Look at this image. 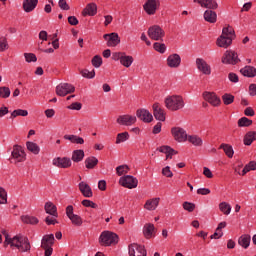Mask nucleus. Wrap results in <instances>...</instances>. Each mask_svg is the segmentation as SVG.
I'll return each instance as SVG.
<instances>
[{"label": "nucleus", "mask_w": 256, "mask_h": 256, "mask_svg": "<svg viewBox=\"0 0 256 256\" xmlns=\"http://www.w3.org/2000/svg\"><path fill=\"white\" fill-rule=\"evenodd\" d=\"M2 233L5 237V245L15 247L18 249V251H20V253H27L31 251V242H29V238L25 236H14L11 238L6 231H3Z\"/></svg>", "instance_id": "1"}, {"label": "nucleus", "mask_w": 256, "mask_h": 256, "mask_svg": "<svg viewBox=\"0 0 256 256\" xmlns=\"http://www.w3.org/2000/svg\"><path fill=\"white\" fill-rule=\"evenodd\" d=\"M233 39H235V30L233 27H224L221 36L216 41V45L223 49H227V47H231Z\"/></svg>", "instance_id": "2"}, {"label": "nucleus", "mask_w": 256, "mask_h": 256, "mask_svg": "<svg viewBox=\"0 0 256 256\" xmlns=\"http://www.w3.org/2000/svg\"><path fill=\"white\" fill-rule=\"evenodd\" d=\"M165 107L169 111H179L185 107V100H183V96L181 95L168 96L165 99Z\"/></svg>", "instance_id": "3"}, {"label": "nucleus", "mask_w": 256, "mask_h": 256, "mask_svg": "<svg viewBox=\"0 0 256 256\" xmlns=\"http://www.w3.org/2000/svg\"><path fill=\"white\" fill-rule=\"evenodd\" d=\"M99 243L102 247H111L119 243V236L111 231H104L99 237Z\"/></svg>", "instance_id": "4"}, {"label": "nucleus", "mask_w": 256, "mask_h": 256, "mask_svg": "<svg viewBox=\"0 0 256 256\" xmlns=\"http://www.w3.org/2000/svg\"><path fill=\"white\" fill-rule=\"evenodd\" d=\"M53 245H55V235L46 234L42 237L41 249L45 251L44 256L53 255Z\"/></svg>", "instance_id": "5"}, {"label": "nucleus", "mask_w": 256, "mask_h": 256, "mask_svg": "<svg viewBox=\"0 0 256 256\" xmlns=\"http://www.w3.org/2000/svg\"><path fill=\"white\" fill-rule=\"evenodd\" d=\"M66 217H68L74 227L83 226V218L80 215L74 213L73 205L66 207Z\"/></svg>", "instance_id": "6"}, {"label": "nucleus", "mask_w": 256, "mask_h": 256, "mask_svg": "<svg viewBox=\"0 0 256 256\" xmlns=\"http://www.w3.org/2000/svg\"><path fill=\"white\" fill-rule=\"evenodd\" d=\"M148 37H150L152 41H163L165 31L161 29L159 25H154L148 29Z\"/></svg>", "instance_id": "7"}, {"label": "nucleus", "mask_w": 256, "mask_h": 256, "mask_svg": "<svg viewBox=\"0 0 256 256\" xmlns=\"http://www.w3.org/2000/svg\"><path fill=\"white\" fill-rule=\"evenodd\" d=\"M239 61V55L233 50H227L222 56V63L225 65H237Z\"/></svg>", "instance_id": "8"}, {"label": "nucleus", "mask_w": 256, "mask_h": 256, "mask_svg": "<svg viewBox=\"0 0 256 256\" xmlns=\"http://www.w3.org/2000/svg\"><path fill=\"white\" fill-rule=\"evenodd\" d=\"M119 184L126 189H135L139 185V181L131 175H126L120 178Z\"/></svg>", "instance_id": "9"}, {"label": "nucleus", "mask_w": 256, "mask_h": 256, "mask_svg": "<svg viewBox=\"0 0 256 256\" xmlns=\"http://www.w3.org/2000/svg\"><path fill=\"white\" fill-rule=\"evenodd\" d=\"M70 93H75V86H73V84L62 83L56 87V95H58V97H65Z\"/></svg>", "instance_id": "10"}, {"label": "nucleus", "mask_w": 256, "mask_h": 256, "mask_svg": "<svg viewBox=\"0 0 256 256\" xmlns=\"http://www.w3.org/2000/svg\"><path fill=\"white\" fill-rule=\"evenodd\" d=\"M128 253L129 256H147L145 246L137 243H132L128 246Z\"/></svg>", "instance_id": "11"}, {"label": "nucleus", "mask_w": 256, "mask_h": 256, "mask_svg": "<svg viewBox=\"0 0 256 256\" xmlns=\"http://www.w3.org/2000/svg\"><path fill=\"white\" fill-rule=\"evenodd\" d=\"M12 159H14L15 163H23L27 159V154L23 147L16 145L12 151Z\"/></svg>", "instance_id": "12"}, {"label": "nucleus", "mask_w": 256, "mask_h": 256, "mask_svg": "<svg viewBox=\"0 0 256 256\" xmlns=\"http://www.w3.org/2000/svg\"><path fill=\"white\" fill-rule=\"evenodd\" d=\"M161 6V2L159 0H147L143 5L144 11L147 15H155L157 13V9Z\"/></svg>", "instance_id": "13"}, {"label": "nucleus", "mask_w": 256, "mask_h": 256, "mask_svg": "<svg viewBox=\"0 0 256 256\" xmlns=\"http://www.w3.org/2000/svg\"><path fill=\"white\" fill-rule=\"evenodd\" d=\"M171 133L175 141H178V143H184V141H187L188 136L185 129L181 127H174L171 129Z\"/></svg>", "instance_id": "14"}, {"label": "nucleus", "mask_w": 256, "mask_h": 256, "mask_svg": "<svg viewBox=\"0 0 256 256\" xmlns=\"http://www.w3.org/2000/svg\"><path fill=\"white\" fill-rule=\"evenodd\" d=\"M54 167H58L59 169H69L71 167L72 162L69 157H57L52 161Z\"/></svg>", "instance_id": "15"}, {"label": "nucleus", "mask_w": 256, "mask_h": 256, "mask_svg": "<svg viewBox=\"0 0 256 256\" xmlns=\"http://www.w3.org/2000/svg\"><path fill=\"white\" fill-rule=\"evenodd\" d=\"M203 98L212 105V107H219L221 105V98L215 92H204Z\"/></svg>", "instance_id": "16"}, {"label": "nucleus", "mask_w": 256, "mask_h": 256, "mask_svg": "<svg viewBox=\"0 0 256 256\" xmlns=\"http://www.w3.org/2000/svg\"><path fill=\"white\" fill-rule=\"evenodd\" d=\"M116 122L118 125H126L127 127L137 123V117L129 114L118 116Z\"/></svg>", "instance_id": "17"}, {"label": "nucleus", "mask_w": 256, "mask_h": 256, "mask_svg": "<svg viewBox=\"0 0 256 256\" xmlns=\"http://www.w3.org/2000/svg\"><path fill=\"white\" fill-rule=\"evenodd\" d=\"M196 67L203 75H211V66L203 58L196 59Z\"/></svg>", "instance_id": "18"}, {"label": "nucleus", "mask_w": 256, "mask_h": 256, "mask_svg": "<svg viewBox=\"0 0 256 256\" xmlns=\"http://www.w3.org/2000/svg\"><path fill=\"white\" fill-rule=\"evenodd\" d=\"M104 39L105 41H107V47H117V45L121 43V38L119 37V34L115 32L105 34Z\"/></svg>", "instance_id": "19"}, {"label": "nucleus", "mask_w": 256, "mask_h": 256, "mask_svg": "<svg viewBox=\"0 0 256 256\" xmlns=\"http://www.w3.org/2000/svg\"><path fill=\"white\" fill-rule=\"evenodd\" d=\"M153 115L157 121H165V110L161 107L159 103H155L152 106Z\"/></svg>", "instance_id": "20"}, {"label": "nucleus", "mask_w": 256, "mask_h": 256, "mask_svg": "<svg viewBox=\"0 0 256 256\" xmlns=\"http://www.w3.org/2000/svg\"><path fill=\"white\" fill-rule=\"evenodd\" d=\"M136 115L138 119L144 123H151V121H153V114L146 109L137 110Z\"/></svg>", "instance_id": "21"}, {"label": "nucleus", "mask_w": 256, "mask_h": 256, "mask_svg": "<svg viewBox=\"0 0 256 256\" xmlns=\"http://www.w3.org/2000/svg\"><path fill=\"white\" fill-rule=\"evenodd\" d=\"M167 65L171 69H177L181 65V56L179 54H171L167 58Z\"/></svg>", "instance_id": "22"}, {"label": "nucleus", "mask_w": 256, "mask_h": 256, "mask_svg": "<svg viewBox=\"0 0 256 256\" xmlns=\"http://www.w3.org/2000/svg\"><path fill=\"white\" fill-rule=\"evenodd\" d=\"M79 191L82 193L83 197L91 198L93 197V190L87 182L82 181L78 184Z\"/></svg>", "instance_id": "23"}, {"label": "nucleus", "mask_w": 256, "mask_h": 256, "mask_svg": "<svg viewBox=\"0 0 256 256\" xmlns=\"http://www.w3.org/2000/svg\"><path fill=\"white\" fill-rule=\"evenodd\" d=\"M39 3V0H24L22 7L25 13H31L32 11H35L37 5Z\"/></svg>", "instance_id": "24"}, {"label": "nucleus", "mask_w": 256, "mask_h": 256, "mask_svg": "<svg viewBox=\"0 0 256 256\" xmlns=\"http://www.w3.org/2000/svg\"><path fill=\"white\" fill-rule=\"evenodd\" d=\"M194 3H198L201 7H204L205 9H217L219 7V4H217V1L215 0H194Z\"/></svg>", "instance_id": "25"}, {"label": "nucleus", "mask_w": 256, "mask_h": 256, "mask_svg": "<svg viewBox=\"0 0 256 256\" xmlns=\"http://www.w3.org/2000/svg\"><path fill=\"white\" fill-rule=\"evenodd\" d=\"M143 235L145 239H152V237H155V225L146 223L143 227Z\"/></svg>", "instance_id": "26"}, {"label": "nucleus", "mask_w": 256, "mask_h": 256, "mask_svg": "<svg viewBox=\"0 0 256 256\" xmlns=\"http://www.w3.org/2000/svg\"><path fill=\"white\" fill-rule=\"evenodd\" d=\"M44 210L48 215H51L52 217H59V213L57 212V206L51 201L45 203Z\"/></svg>", "instance_id": "27"}, {"label": "nucleus", "mask_w": 256, "mask_h": 256, "mask_svg": "<svg viewBox=\"0 0 256 256\" xmlns=\"http://www.w3.org/2000/svg\"><path fill=\"white\" fill-rule=\"evenodd\" d=\"M82 15L83 17H87V15H89L90 17H94V15H97V4H87L84 10L82 11Z\"/></svg>", "instance_id": "28"}, {"label": "nucleus", "mask_w": 256, "mask_h": 256, "mask_svg": "<svg viewBox=\"0 0 256 256\" xmlns=\"http://www.w3.org/2000/svg\"><path fill=\"white\" fill-rule=\"evenodd\" d=\"M159 201H161L160 198L148 199L144 204V209H146V211H155V209L159 207Z\"/></svg>", "instance_id": "29"}, {"label": "nucleus", "mask_w": 256, "mask_h": 256, "mask_svg": "<svg viewBox=\"0 0 256 256\" xmlns=\"http://www.w3.org/2000/svg\"><path fill=\"white\" fill-rule=\"evenodd\" d=\"M158 151L160 153H165L166 159H173V155H177V151L169 146H160Z\"/></svg>", "instance_id": "30"}, {"label": "nucleus", "mask_w": 256, "mask_h": 256, "mask_svg": "<svg viewBox=\"0 0 256 256\" xmlns=\"http://www.w3.org/2000/svg\"><path fill=\"white\" fill-rule=\"evenodd\" d=\"M240 73L244 77L253 78V77H256V68L253 66H245L240 70Z\"/></svg>", "instance_id": "31"}, {"label": "nucleus", "mask_w": 256, "mask_h": 256, "mask_svg": "<svg viewBox=\"0 0 256 256\" xmlns=\"http://www.w3.org/2000/svg\"><path fill=\"white\" fill-rule=\"evenodd\" d=\"M186 141L190 142L194 147H201L203 145V139L197 135H189L187 136Z\"/></svg>", "instance_id": "32"}, {"label": "nucleus", "mask_w": 256, "mask_h": 256, "mask_svg": "<svg viewBox=\"0 0 256 256\" xmlns=\"http://www.w3.org/2000/svg\"><path fill=\"white\" fill-rule=\"evenodd\" d=\"M99 164V159L95 156H91L85 159V167L86 169H95Z\"/></svg>", "instance_id": "33"}, {"label": "nucleus", "mask_w": 256, "mask_h": 256, "mask_svg": "<svg viewBox=\"0 0 256 256\" xmlns=\"http://www.w3.org/2000/svg\"><path fill=\"white\" fill-rule=\"evenodd\" d=\"M204 19L208 23H217V13H215V11L212 10H206L204 12Z\"/></svg>", "instance_id": "34"}, {"label": "nucleus", "mask_w": 256, "mask_h": 256, "mask_svg": "<svg viewBox=\"0 0 256 256\" xmlns=\"http://www.w3.org/2000/svg\"><path fill=\"white\" fill-rule=\"evenodd\" d=\"M238 244L243 247V249H247L249 245H251V236L247 234L240 236Z\"/></svg>", "instance_id": "35"}, {"label": "nucleus", "mask_w": 256, "mask_h": 256, "mask_svg": "<svg viewBox=\"0 0 256 256\" xmlns=\"http://www.w3.org/2000/svg\"><path fill=\"white\" fill-rule=\"evenodd\" d=\"M21 221L26 225H37L39 223V219L37 217L29 215L21 216Z\"/></svg>", "instance_id": "36"}, {"label": "nucleus", "mask_w": 256, "mask_h": 256, "mask_svg": "<svg viewBox=\"0 0 256 256\" xmlns=\"http://www.w3.org/2000/svg\"><path fill=\"white\" fill-rule=\"evenodd\" d=\"M84 157H85V151H83V150H74L72 152V158L71 159L74 163H79V162L83 161Z\"/></svg>", "instance_id": "37"}, {"label": "nucleus", "mask_w": 256, "mask_h": 256, "mask_svg": "<svg viewBox=\"0 0 256 256\" xmlns=\"http://www.w3.org/2000/svg\"><path fill=\"white\" fill-rule=\"evenodd\" d=\"M244 145H251L253 141H256V132L255 131H250L245 134L244 136Z\"/></svg>", "instance_id": "38"}, {"label": "nucleus", "mask_w": 256, "mask_h": 256, "mask_svg": "<svg viewBox=\"0 0 256 256\" xmlns=\"http://www.w3.org/2000/svg\"><path fill=\"white\" fill-rule=\"evenodd\" d=\"M26 147L30 153H33V155H39L41 151V148L35 142H27Z\"/></svg>", "instance_id": "39"}, {"label": "nucleus", "mask_w": 256, "mask_h": 256, "mask_svg": "<svg viewBox=\"0 0 256 256\" xmlns=\"http://www.w3.org/2000/svg\"><path fill=\"white\" fill-rule=\"evenodd\" d=\"M64 139L76 143V145H83V143H85V140L77 135H65Z\"/></svg>", "instance_id": "40"}, {"label": "nucleus", "mask_w": 256, "mask_h": 256, "mask_svg": "<svg viewBox=\"0 0 256 256\" xmlns=\"http://www.w3.org/2000/svg\"><path fill=\"white\" fill-rule=\"evenodd\" d=\"M220 149H223L225 155H227L229 159H233V155H235V152L233 151V146L229 144H221Z\"/></svg>", "instance_id": "41"}, {"label": "nucleus", "mask_w": 256, "mask_h": 256, "mask_svg": "<svg viewBox=\"0 0 256 256\" xmlns=\"http://www.w3.org/2000/svg\"><path fill=\"white\" fill-rule=\"evenodd\" d=\"M121 65H123V67H131V65H133V56H126L125 52L120 60Z\"/></svg>", "instance_id": "42"}, {"label": "nucleus", "mask_w": 256, "mask_h": 256, "mask_svg": "<svg viewBox=\"0 0 256 256\" xmlns=\"http://www.w3.org/2000/svg\"><path fill=\"white\" fill-rule=\"evenodd\" d=\"M11 97V89L7 86L0 87V99H9Z\"/></svg>", "instance_id": "43"}, {"label": "nucleus", "mask_w": 256, "mask_h": 256, "mask_svg": "<svg viewBox=\"0 0 256 256\" xmlns=\"http://www.w3.org/2000/svg\"><path fill=\"white\" fill-rule=\"evenodd\" d=\"M27 115H29V111L16 109L11 113V119H15V117H27Z\"/></svg>", "instance_id": "44"}, {"label": "nucleus", "mask_w": 256, "mask_h": 256, "mask_svg": "<svg viewBox=\"0 0 256 256\" xmlns=\"http://www.w3.org/2000/svg\"><path fill=\"white\" fill-rule=\"evenodd\" d=\"M219 209L224 215H229L231 213V205L227 202H221L219 204Z\"/></svg>", "instance_id": "45"}, {"label": "nucleus", "mask_w": 256, "mask_h": 256, "mask_svg": "<svg viewBox=\"0 0 256 256\" xmlns=\"http://www.w3.org/2000/svg\"><path fill=\"white\" fill-rule=\"evenodd\" d=\"M251 125H253V120L247 117H242L238 120V127H251Z\"/></svg>", "instance_id": "46"}, {"label": "nucleus", "mask_w": 256, "mask_h": 256, "mask_svg": "<svg viewBox=\"0 0 256 256\" xmlns=\"http://www.w3.org/2000/svg\"><path fill=\"white\" fill-rule=\"evenodd\" d=\"M129 140V132L119 133L116 137V145L120 143H125V141Z\"/></svg>", "instance_id": "47"}, {"label": "nucleus", "mask_w": 256, "mask_h": 256, "mask_svg": "<svg viewBox=\"0 0 256 256\" xmlns=\"http://www.w3.org/2000/svg\"><path fill=\"white\" fill-rule=\"evenodd\" d=\"M255 170H256V162L251 161L242 170V175H247V173H249V171H255Z\"/></svg>", "instance_id": "48"}, {"label": "nucleus", "mask_w": 256, "mask_h": 256, "mask_svg": "<svg viewBox=\"0 0 256 256\" xmlns=\"http://www.w3.org/2000/svg\"><path fill=\"white\" fill-rule=\"evenodd\" d=\"M222 101H223L224 105H231V103H233V101H235V96H233V94L225 93L222 96Z\"/></svg>", "instance_id": "49"}, {"label": "nucleus", "mask_w": 256, "mask_h": 256, "mask_svg": "<svg viewBox=\"0 0 256 256\" xmlns=\"http://www.w3.org/2000/svg\"><path fill=\"white\" fill-rule=\"evenodd\" d=\"M116 173L119 177L122 175H127L129 173V166L128 165H120L116 168Z\"/></svg>", "instance_id": "50"}, {"label": "nucleus", "mask_w": 256, "mask_h": 256, "mask_svg": "<svg viewBox=\"0 0 256 256\" xmlns=\"http://www.w3.org/2000/svg\"><path fill=\"white\" fill-rule=\"evenodd\" d=\"M80 73L85 79H93V77H95V70L89 71L88 69H84L81 70Z\"/></svg>", "instance_id": "51"}, {"label": "nucleus", "mask_w": 256, "mask_h": 256, "mask_svg": "<svg viewBox=\"0 0 256 256\" xmlns=\"http://www.w3.org/2000/svg\"><path fill=\"white\" fill-rule=\"evenodd\" d=\"M0 205H7V191L0 187Z\"/></svg>", "instance_id": "52"}, {"label": "nucleus", "mask_w": 256, "mask_h": 256, "mask_svg": "<svg viewBox=\"0 0 256 256\" xmlns=\"http://www.w3.org/2000/svg\"><path fill=\"white\" fill-rule=\"evenodd\" d=\"M92 65L93 67L99 68L101 65H103V58L101 56L96 55L92 58Z\"/></svg>", "instance_id": "53"}, {"label": "nucleus", "mask_w": 256, "mask_h": 256, "mask_svg": "<svg viewBox=\"0 0 256 256\" xmlns=\"http://www.w3.org/2000/svg\"><path fill=\"white\" fill-rule=\"evenodd\" d=\"M154 49L158 52V53H165V51L167 50V47L165 46V44H161L158 42H155L153 44Z\"/></svg>", "instance_id": "54"}, {"label": "nucleus", "mask_w": 256, "mask_h": 256, "mask_svg": "<svg viewBox=\"0 0 256 256\" xmlns=\"http://www.w3.org/2000/svg\"><path fill=\"white\" fill-rule=\"evenodd\" d=\"M183 209L188 211V213H193L195 211V204L191 202H184Z\"/></svg>", "instance_id": "55"}, {"label": "nucleus", "mask_w": 256, "mask_h": 256, "mask_svg": "<svg viewBox=\"0 0 256 256\" xmlns=\"http://www.w3.org/2000/svg\"><path fill=\"white\" fill-rule=\"evenodd\" d=\"M24 57L27 63H35L37 61V56L33 53H25Z\"/></svg>", "instance_id": "56"}, {"label": "nucleus", "mask_w": 256, "mask_h": 256, "mask_svg": "<svg viewBox=\"0 0 256 256\" xmlns=\"http://www.w3.org/2000/svg\"><path fill=\"white\" fill-rule=\"evenodd\" d=\"M9 49V44L7 43V39L0 38V53H3V51H7Z\"/></svg>", "instance_id": "57"}, {"label": "nucleus", "mask_w": 256, "mask_h": 256, "mask_svg": "<svg viewBox=\"0 0 256 256\" xmlns=\"http://www.w3.org/2000/svg\"><path fill=\"white\" fill-rule=\"evenodd\" d=\"M82 205L83 207H91V209H97V204L91 200H83Z\"/></svg>", "instance_id": "58"}, {"label": "nucleus", "mask_w": 256, "mask_h": 256, "mask_svg": "<svg viewBox=\"0 0 256 256\" xmlns=\"http://www.w3.org/2000/svg\"><path fill=\"white\" fill-rule=\"evenodd\" d=\"M162 175H164V177H168V178L173 177V172L171 171V167L166 166L165 168H163Z\"/></svg>", "instance_id": "59"}, {"label": "nucleus", "mask_w": 256, "mask_h": 256, "mask_svg": "<svg viewBox=\"0 0 256 256\" xmlns=\"http://www.w3.org/2000/svg\"><path fill=\"white\" fill-rule=\"evenodd\" d=\"M58 5L63 11H69L70 9L69 4H67V0H59Z\"/></svg>", "instance_id": "60"}, {"label": "nucleus", "mask_w": 256, "mask_h": 256, "mask_svg": "<svg viewBox=\"0 0 256 256\" xmlns=\"http://www.w3.org/2000/svg\"><path fill=\"white\" fill-rule=\"evenodd\" d=\"M45 223L48 225H57V223L59 222L57 221V218H55L54 216H48L45 219Z\"/></svg>", "instance_id": "61"}, {"label": "nucleus", "mask_w": 256, "mask_h": 256, "mask_svg": "<svg viewBox=\"0 0 256 256\" xmlns=\"http://www.w3.org/2000/svg\"><path fill=\"white\" fill-rule=\"evenodd\" d=\"M124 54H125V52H114L112 54L113 61H121V59L123 58Z\"/></svg>", "instance_id": "62"}, {"label": "nucleus", "mask_w": 256, "mask_h": 256, "mask_svg": "<svg viewBox=\"0 0 256 256\" xmlns=\"http://www.w3.org/2000/svg\"><path fill=\"white\" fill-rule=\"evenodd\" d=\"M81 107H82L81 103L74 102L70 106H68V109H72L74 111H81Z\"/></svg>", "instance_id": "63"}, {"label": "nucleus", "mask_w": 256, "mask_h": 256, "mask_svg": "<svg viewBox=\"0 0 256 256\" xmlns=\"http://www.w3.org/2000/svg\"><path fill=\"white\" fill-rule=\"evenodd\" d=\"M249 95H251V97H255V95H256V84H250V86H249Z\"/></svg>", "instance_id": "64"}]
</instances>
